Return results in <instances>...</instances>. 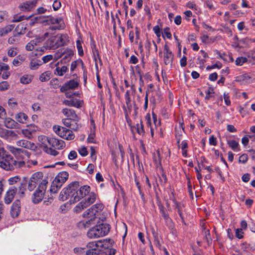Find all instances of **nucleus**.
I'll use <instances>...</instances> for the list:
<instances>
[{
	"label": "nucleus",
	"mask_w": 255,
	"mask_h": 255,
	"mask_svg": "<svg viewBox=\"0 0 255 255\" xmlns=\"http://www.w3.org/2000/svg\"><path fill=\"white\" fill-rule=\"evenodd\" d=\"M63 27L64 23L61 18L49 16V29L59 30L63 28Z\"/></svg>",
	"instance_id": "obj_12"
},
{
	"label": "nucleus",
	"mask_w": 255,
	"mask_h": 255,
	"mask_svg": "<svg viewBox=\"0 0 255 255\" xmlns=\"http://www.w3.org/2000/svg\"><path fill=\"white\" fill-rule=\"evenodd\" d=\"M110 240H103L88 243L86 246V255H105L101 248L108 249L110 247Z\"/></svg>",
	"instance_id": "obj_2"
},
{
	"label": "nucleus",
	"mask_w": 255,
	"mask_h": 255,
	"mask_svg": "<svg viewBox=\"0 0 255 255\" xmlns=\"http://www.w3.org/2000/svg\"><path fill=\"white\" fill-rule=\"evenodd\" d=\"M135 92V88L133 85H131L130 90H127L125 94V100L127 107L129 108L131 106L130 95Z\"/></svg>",
	"instance_id": "obj_28"
},
{
	"label": "nucleus",
	"mask_w": 255,
	"mask_h": 255,
	"mask_svg": "<svg viewBox=\"0 0 255 255\" xmlns=\"http://www.w3.org/2000/svg\"><path fill=\"white\" fill-rule=\"evenodd\" d=\"M153 160L156 165L160 164L161 157L159 150L156 151V154L155 153L153 154Z\"/></svg>",
	"instance_id": "obj_47"
},
{
	"label": "nucleus",
	"mask_w": 255,
	"mask_h": 255,
	"mask_svg": "<svg viewBox=\"0 0 255 255\" xmlns=\"http://www.w3.org/2000/svg\"><path fill=\"white\" fill-rule=\"evenodd\" d=\"M49 143L56 148L60 149L64 147V143L62 140H59L54 138L49 139Z\"/></svg>",
	"instance_id": "obj_30"
},
{
	"label": "nucleus",
	"mask_w": 255,
	"mask_h": 255,
	"mask_svg": "<svg viewBox=\"0 0 255 255\" xmlns=\"http://www.w3.org/2000/svg\"><path fill=\"white\" fill-rule=\"evenodd\" d=\"M79 183L77 181L72 182L66 187L63 188L60 192L58 199L60 201H65L69 199L71 204H74L79 201L77 191Z\"/></svg>",
	"instance_id": "obj_1"
},
{
	"label": "nucleus",
	"mask_w": 255,
	"mask_h": 255,
	"mask_svg": "<svg viewBox=\"0 0 255 255\" xmlns=\"http://www.w3.org/2000/svg\"><path fill=\"white\" fill-rule=\"evenodd\" d=\"M69 174L66 171L59 173L52 182L50 187V194L56 195L57 192L61 188L63 184L67 181Z\"/></svg>",
	"instance_id": "obj_5"
},
{
	"label": "nucleus",
	"mask_w": 255,
	"mask_h": 255,
	"mask_svg": "<svg viewBox=\"0 0 255 255\" xmlns=\"http://www.w3.org/2000/svg\"><path fill=\"white\" fill-rule=\"evenodd\" d=\"M145 120L146 121V124H147V126L149 127L150 128L151 134L152 136H153L154 129H153L152 126L151 125V119L150 116L149 114H147L146 116Z\"/></svg>",
	"instance_id": "obj_45"
},
{
	"label": "nucleus",
	"mask_w": 255,
	"mask_h": 255,
	"mask_svg": "<svg viewBox=\"0 0 255 255\" xmlns=\"http://www.w3.org/2000/svg\"><path fill=\"white\" fill-rule=\"evenodd\" d=\"M79 65H81L82 68L84 67V63L81 59L74 61L71 63L70 67L71 71H73Z\"/></svg>",
	"instance_id": "obj_38"
},
{
	"label": "nucleus",
	"mask_w": 255,
	"mask_h": 255,
	"mask_svg": "<svg viewBox=\"0 0 255 255\" xmlns=\"http://www.w3.org/2000/svg\"><path fill=\"white\" fill-rule=\"evenodd\" d=\"M18 188L17 193L20 196L23 197L24 195L25 191V188L23 186V185L21 184L18 187L16 186Z\"/></svg>",
	"instance_id": "obj_56"
},
{
	"label": "nucleus",
	"mask_w": 255,
	"mask_h": 255,
	"mask_svg": "<svg viewBox=\"0 0 255 255\" xmlns=\"http://www.w3.org/2000/svg\"><path fill=\"white\" fill-rule=\"evenodd\" d=\"M33 79V76L31 75H24L20 78V82L23 84H27L30 83L32 79Z\"/></svg>",
	"instance_id": "obj_39"
},
{
	"label": "nucleus",
	"mask_w": 255,
	"mask_h": 255,
	"mask_svg": "<svg viewBox=\"0 0 255 255\" xmlns=\"http://www.w3.org/2000/svg\"><path fill=\"white\" fill-rule=\"evenodd\" d=\"M2 72L1 78L4 80L7 79L10 75V73L9 72V70H3Z\"/></svg>",
	"instance_id": "obj_63"
},
{
	"label": "nucleus",
	"mask_w": 255,
	"mask_h": 255,
	"mask_svg": "<svg viewBox=\"0 0 255 255\" xmlns=\"http://www.w3.org/2000/svg\"><path fill=\"white\" fill-rule=\"evenodd\" d=\"M34 23H39L43 25H46L48 23V17L46 16H37L31 19L29 24L33 25Z\"/></svg>",
	"instance_id": "obj_23"
},
{
	"label": "nucleus",
	"mask_w": 255,
	"mask_h": 255,
	"mask_svg": "<svg viewBox=\"0 0 255 255\" xmlns=\"http://www.w3.org/2000/svg\"><path fill=\"white\" fill-rule=\"evenodd\" d=\"M20 180V178L18 176H16L9 178L8 181L10 185H13L19 182Z\"/></svg>",
	"instance_id": "obj_57"
},
{
	"label": "nucleus",
	"mask_w": 255,
	"mask_h": 255,
	"mask_svg": "<svg viewBox=\"0 0 255 255\" xmlns=\"http://www.w3.org/2000/svg\"><path fill=\"white\" fill-rule=\"evenodd\" d=\"M243 232L242 229H237L236 230V237L239 239H242L243 238Z\"/></svg>",
	"instance_id": "obj_64"
},
{
	"label": "nucleus",
	"mask_w": 255,
	"mask_h": 255,
	"mask_svg": "<svg viewBox=\"0 0 255 255\" xmlns=\"http://www.w3.org/2000/svg\"><path fill=\"white\" fill-rule=\"evenodd\" d=\"M14 28L13 24L6 25L0 29V37L3 36L10 32Z\"/></svg>",
	"instance_id": "obj_34"
},
{
	"label": "nucleus",
	"mask_w": 255,
	"mask_h": 255,
	"mask_svg": "<svg viewBox=\"0 0 255 255\" xmlns=\"http://www.w3.org/2000/svg\"><path fill=\"white\" fill-rule=\"evenodd\" d=\"M110 226L108 224L102 223L89 230L87 236L89 239H97L106 236L109 232Z\"/></svg>",
	"instance_id": "obj_4"
},
{
	"label": "nucleus",
	"mask_w": 255,
	"mask_h": 255,
	"mask_svg": "<svg viewBox=\"0 0 255 255\" xmlns=\"http://www.w3.org/2000/svg\"><path fill=\"white\" fill-rule=\"evenodd\" d=\"M78 151L79 154L82 156H85L87 155L88 153L87 148L84 146L79 147Z\"/></svg>",
	"instance_id": "obj_51"
},
{
	"label": "nucleus",
	"mask_w": 255,
	"mask_h": 255,
	"mask_svg": "<svg viewBox=\"0 0 255 255\" xmlns=\"http://www.w3.org/2000/svg\"><path fill=\"white\" fill-rule=\"evenodd\" d=\"M78 121V117H77V118H66L63 120V123L65 126L70 128L71 129L77 130L79 128L77 124Z\"/></svg>",
	"instance_id": "obj_15"
},
{
	"label": "nucleus",
	"mask_w": 255,
	"mask_h": 255,
	"mask_svg": "<svg viewBox=\"0 0 255 255\" xmlns=\"http://www.w3.org/2000/svg\"><path fill=\"white\" fill-rule=\"evenodd\" d=\"M36 2V0H28L19 5V8L21 11H29L35 8Z\"/></svg>",
	"instance_id": "obj_17"
},
{
	"label": "nucleus",
	"mask_w": 255,
	"mask_h": 255,
	"mask_svg": "<svg viewBox=\"0 0 255 255\" xmlns=\"http://www.w3.org/2000/svg\"><path fill=\"white\" fill-rule=\"evenodd\" d=\"M16 145L18 146L24 147L30 150H35L36 146L33 142L25 139H20L16 141Z\"/></svg>",
	"instance_id": "obj_20"
},
{
	"label": "nucleus",
	"mask_w": 255,
	"mask_h": 255,
	"mask_svg": "<svg viewBox=\"0 0 255 255\" xmlns=\"http://www.w3.org/2000/svg\"><path fill=\"white\" fill-rule=\"evenodd\" d=\"M175 208L177 210V212L179 216L181 219L182 222H184V220L183 219V214H182V210L183 207V205L178 203L177 202H175Z\"/></svg>",
	"instance_id": "obj_37"
},
{
	"label": "nucleus",
	"mask_w": 255,
	"mask_h": 255,
	"mask_svg": "<svg viewBox=\"0 0 255 255\" xmlns=\"http://www.w3.org/2000/svg\"><path fill=\"white\" fill-rule=\"evenodd\" d=\"M16 160L10 155H6L5 158L0 160V167L6 170H12L15 168Z\"/></svg>",
	"instance_id": "obj_10"
},
{
	"label": "nucleus",
	"mask_w": 255,
	"mask_h": 255,
	"mask_svg": "<svg viewBox=\"0 0 255 255\" xmlns=\"http://www.w3.org/2000/svg\"><path fill=\"white\" fill-rule=\"evenodd\" d=\"M247 62V58L245 57H239L235 61V64L237 66H242Z\"/></svg>",
	"instance_id": "obj_44"
},
{
	"label": "nucleus",
	"mask_w": 255,
	"mask_h": 255,
	"mask_svg": "<svg viewBox=\"0 0 255 255\" xmlns=\"http://www.w3.org/2000/svg\"><path fill=\"white\" fill-rule=\"evenodd\" d=\"M18 191V188L15 186H13L10 187L8 190L6 191L4 197V202L6 204H10L14 197L16 193Z\"/></svg>",
	"instance_id": "obj_14"
},
{
	"label": "nucleus",
	"mask_w": 255,
	"mask_h": 255,
	"mask_svg": "<svg viewBox=\"0 0 255 255\" xmlns=\"http://www.w3.org/2000/svg\"><path fill=\"white\" fill-rule=\"evenodd\" d=\"M14 119L17 123L25 124L28 120V117L23 112L16 113L14 116Z\"/></svg>",
	"instance_id": "obj_27"
},
{
	"label": "nucleus",
	"mask_w": 255,
	"mask_h": 255,
	"mask_svg": "<svg viewBox=\"0 0 255 255\" xmlns=\"http://www.w3.org/2000/svg\"><path fill=\"white\" fill-rule=\"evenodd\" d=\"M47 183L48 181L47 178L45 177L42 180V182L38 185L37 189L33 194V196L32 197V201L33 203L37 204L42 200L46 193Z\"/></svg>",
	"instance_id": "obj_7"
},
{
	"label": "nucleus",
	"mask_w": 255,
	"mask_h": 255,
	"mask_svg": "<svg viewBox=\"0 0 255 255\" xmlns=\"http://www.w3.org/2000/svg\"><path fill=\"white\" fill-rule=\"evenodd\" d=\"M73 55V52L71 50H67L62 55L63 58L69 60Z\"/></svg>",
	"instance_id": "obj_48"
},
{
	"label": "nucleus",
	"mask_w": 255,
	"mask_h": 255,
	"mask_svg": "<svg viewBox=\"0 0 255 255\" xmlns=\"http://www.w3.org/2000/svg\"><path fill=\"white\" fill-rule=\"evenodd\" d=\"M204 7L208 8L210 10L215 9V1L213 0H206L204 2Z\"/></svg>",
	"instance_id": "obj_43"
},
{
	"label": "nucleus",
	"mask_w": 255,
	"mask_h": 255,
	"mask_svg": "<svg viewBox=\"0 0 255 255\" xmlns=\"http://www.w3.org/2000/svg\"><path fill=\"white\" fill-rule=\"evenodd\" d=\"M26 56L24 55L19 54L17 55L13 60L12 64L14 66H18L25 61Z\"/></svg>",
	"instance_id": "obj_32"
},
{
	"label": "nucleus",
	"mask_w": 255,
	"mask_h": 255,
	"mask_svg": "<svg viewBox=\"0 0 255 255\" xmlns=\"http://www.w3.org/2000/svg\"><path fill=\"white\" fill-rule=\"evenodd\" d=\"M20 212V202L16 200L12 205L10 210V214L12 218L18 217Z\"/></svg>",
	"instance_id": "obj_21"
},
{
	"label": "nucleus",
	"mask_w": 255,
	"mask_h": 255,
	"mask_svg": "<svg viewBox=\"0 0 255 255\" xmlns=\"http://www.w3.org/2000/svg\"><path fill=\"white\" fill-rule=\"evenodd\" d=\"M57 135L68 140H72L75 137V135L71 130L62 127H61L60 131L57 133Z\"/></svg>",
	"instance_id": "obj_16"
},
{
	"label": "nucleus",
	"mask_w": 255,
	"mask_h": 255,
	"mask_svg": "<svg viewBox=\"0 0 255 255\" xmlns=\"http://www.w3.org/2000/svg\"><path fill=\"white\" fill-rule=\"evenodd\" d=\"M228 144L234 151H238L240 150L239 147V143L235 140H229L227 141Z\"/></svg>",
	"instance_id": "obj_36"
},
{
	"label": "nucleus",
	"mask_w": 255,
	"mask_h": 255,
	"mask_svg": "<svg viewBox=\"0 0 255 255\" xmlns=\"http://www.w3.org/2000/svg\"><path fill=\"white\" fill-rule=\"evenodd\" d=\"M38 141L40 146L45 152H48V147L47 144L48 143V137L45 135H40L38 136Z\"/></svg>",
	"instance_id": "obj_31"
},
{
	"label": "nucleus",
	"mask_w": 255,
	"mask_h": 255,
	"mask_svg": "<svg viewBox=\"0 0 255 255\" xmlns=\"http://www.w3.org/2000/svg\"><path fill=\"white\" fill-rule=\"evenodd\" d=\"M76 47L78 50V54L80 56H83L84 55V51L83 50L81 41L79 40L76 41Z\"/></svg>",
	"instance_id": "obj_46"
},
{
	"label": "nucleus",
	"mask_w": 255,
	"mask_h": 255,
	"mask_svg": "<svg viewBox=\"0 0 255 255\" xmlns=\"http://www.w3.org/2000/svg\"><path fill=\"white\" fill-rule=\"evenodd\" d=\"M30 17H31V16H29L28 17H26L24 15H20V16H18V15H14V16L13 17V19L12 20V21L13 22H19V21H21L24 19H28Z\"/></svg>",
	"instance_id": "obj_52"
},
{
	"label": "nucleus",
	"mask_w": 255,
	"mask_h": 255,
	"mask_svg": "<svg viewBox=\"0 0 255 255\" xmlns=\"http://www.w3.org/2000/svg\"><path fill=\"white\" fill-rule=\"evenodd\" d=\"M8 106L11 109H15L17 103L16 100L13 98L9 99L8 101Z\"/></svg>",
	"instance_id": "obj_55"
},
{
	"label": "nucleus",
	"mask_w": 255,
	"mask_h": 255,
	"mask_svg": "<svg viewBox=\"0 0 255 255\" xmlns=\"http://www.w3.org/2000/svg\"><path fill=\"white\" fill-rule=\"evenodd\" d=\"M15 168H20L26 165V160H16Z\"/></svg>",
	"instance_id": "obj_59"
},
{
	"label": "nucleus",
	"mask_w": 255,
	"mask_h": 255,
	"mask_svg": "<svg viewBox=\"0 0 255 255\" xmlns=\"http://www.w3.org/2000/svg\"><path fill=\"white\" fill-rule=\"evenodd\" d=\"M4 120V125L8 128H18V124L10 118L5 117Z\"/></svg>",
	"instance_id": "obj_29"
},
{
	"label": "nucleus",
	"mask_w": 255,
	"mask_h": 255,
	"mask_svg": "<svg viewBox=\"0 0 255 255\" xmlns=\"http://www.w3.org/2000/svg\"><path fill=\"white\" fill-rule=\"evenodd\" d=\"M40 64L35 60H32L30 64V68L32 70H35L37 69Z\"/></svg>",
	"instance_id": "obj_60"
},
{
	"label": "nucleus",
	"mask_w": 255,
	"mask_h": 255,
	"mask_svg": "<svg viewBox=\"0 0 255 255\" xmlns=\"http://www.w3.org/2000/svg\"><path fill=\"white\" fill-rule=\"evenodd\" d=\"M9 85L7 81H2L0 83V91H3L7 90Z\"/></svg>",
	"instance_id": "obj_53"
},
{
	"label": "nucleus",
	"mask_w": 255,
	"mask_h": 255,
	"mask_svg": "<svg viewBox=\"0 0 255 255\" xmlns=\"http://www.w3.org/2000/svg\"><path fill=\"white\" fill-rule=\"evenodd\" d=\"M69 41V36L67 34H58L49 39V47L55 49L67 45Z\"/></svg>",
	"instance_id": "obj_6"
},
{
	"label": "nucleus",
	"mask_w": 255,
	"mask_h": 255,
	"mask_svg": "<svg viewBox=\"0 0 255 255\" xmlns=\"http://www.w3.org/2000/svg\"><path fill=\"white\" fill-rule=\"evenodd\" d=\"M158 207H159L160 213L161 214L163 218L165 220H167L169 219L168 214L167 213L164 207L161 204H159Z\"/></svg>",
	"instance_id": "obj_40"
},
{
	"label": "nucleus",
	"mask_w": 255,
	"mask_h": 255,
	"mask_svg": "<svg viewBox=\"0 0 255 255\" xmlns=\"http://www.w3.org/2000/svg\"><path fill=\"white\" fill-rule=\"evenodd\" d=\"M87 141L88 143H95L96 140L95 139V134L94 132H91L87 138Z\"/></svg>",
	"instance_id": "obj_58"
},
{
	"label": "nucleus",
	"mask_w": 255,
	"mask_h": 255,
	"mask_svg": "<svg viewBox=\"0 0 255 255\" xmlns=\"http://www.w3.org/2000/svg\"><path fill=\"white\" fill-rule=\"evenodd\" d=\"M37 130V127L34 125H30L27 126L26 128L21 130V133L24 136L28 139H31L32 134Z\"/></svg>",
	"instance_id": "obj_18"
},
{
	"label": "nucleus",
	"mask_w": 255,
	"mask_h": 255,
	"mask_svg": "<svg viewBox=\"0 0 255 255\" xmlns=\"http://www.w3.org/2000/svg\"><path fill=\"white\" fill-rule=\"evenodd\" d=\"M248 160V157L247 154H244L240 156L239 161V162H241L242 163H245L247 162Z\"/></svg>",
	"instance_id": "obj_62"
},
{
	"label": "nucleus",
	"mask_w": 255,
	"mask_h": 255,
	"mask_svg": "<svg viewBox=\"0 0 255 255\" xmlns=\"http://www.w3.org/2000/svg\"><path fill=\"white\" fill-rule=\"evenodd\" d=\"M15 30L17 34H23L26 32V25L24 23H20L16 26Z\"/></svg>",
	"instance_id": "obj_35"
},
{
	"label": "nucleus",
	"mask_w": 255,
	"mask_h": 255,
	"mask_svg": "<svg viewBox=\"0 0 255 255\" xmlns=\"http://www.w3.org/2000/svg\"><path fill=\"white\" fill-rule=\"evenodd\" d=\"M48 49V45H44L42 47H39L37 50V53L35 54L37 56H40L43 54V53L45 52Z\"/></svg>",
	"instance_id": "obj_50"
},
{
	"label": "nucleus",
	"mask_w": 255,
	"mask_h": 255,
	"mask_svg": "<svg viewBox=\"0 0 255 255\" xmlns=\"http://www.w3.org/2000/svg\"><path fill=\"white\" fill-rule=\"evenodd\" d=\"M73 252L74 253L78 254V255H81L83 253H86V247L82 248V247H76L74 249Z\"/></svg>",
	"instance_id": "obj_54"
},
{
	"label": "nucleus",
	"mask_w": 255,
	"mask_h": 255,
	"mask_svg": "<svg viewBox=\"0 0 255 255\" xmlns=\"http://www.w3.org/2000/svg\"><path fill=\"white\" fill-rule=\"evenodd\" d=\"M36 45V41L32 40L28 42L26 45V49L28 51H31L34 48V46Z\"/></svg>",
	"instance_id": "obj_49"
},
{
	"label": "nucleus",
	"mask_w": 255,
	"mask_h": 255,
	"mask_svg": "<svg viewBox=\"0 0 255 255\" xmlns=\"http://www.w3.org/2000/svg\"><path fill=\"white\" fill-rule=\"evenodd\" d=\"M136 129V132L139 135H143L144 133V130L143 129V125L142 124V122H140V123H137L136 124L135 126L133 127Z\"/></svg>",
	"instance_id": "obj_42"
},
{
	"label": "nucleus",
	"mask_w": 255,
	"mask_h": 255,
	"mask_svg": "<svg viewBox=\"0 0 255 255\" xmlns=\"http://www.w3.org/2000/svg\"><path fill=\"white\" fill-rule=\"evenodd\" d=\"M104 207L102 203H97L92 206L83 213V217L87 219L80 222L79 226H83L84 228L88 227L96 218L98 213L103 210Z\"/></svg>",
	"instance_id": "obj_3"
},
{
	"label": "nucleus",
	"mask_w": 255,
	"mask_h": 255,
	"mask_svg": "<svg viewBox=\"0 0 255 255\" xmlns=\"http://www.w3.org/2000/svg\"><path fill=\"white\" fill-rule=\"evenodd\" d=\"M18 49L16 47H11L7 50V55L10 57H13L16 56L18 53Z\"/></svg>",
	"instance_id": "obj_41"
},
{
	"label": "nucleus",
	"mask_w": 255,
	"mask_h": 255,
	"mask_svg": "<svg viewBox=\"0 0 255 255\" xmlns=\"http://www.w3.org/2000/svg\"><path fill=\"white\" fill-rule=\"evenodd\" d=\"M43 174L41 172H37L33 173L30 178L28 182V189L29 191H33L36 186L42 182Z\"/></svg>",
	"instance_id": "obj_9"
},
{
	"label": "nucleus",
	"mask_w": 255,
	"mask_h": 255,
	"mask_svg": "<svg viewBox=\"0 0 255 255\" xmlns=\"http://www.w3.org/2000/svg\"><path fill=\"white\" fill-rule=\"evenodd\" d=\"M58 65L59 62H57L54 64L51 63L49 66L51 68H54L55 66L56 68L54 70V73L59 76H62L67 71V68L65 66H63L60 68L58 66Z\"/></svg>",
	"instance_id": "obj_26"
},
{
	"label": "nucleus",
	"mask_w": 255,
	"mask_h": 255,
	"mask_svg": "<svg viewBox=\"0 0 255 255\" xmlns=\"http://www.w3.org/2000/svg\"><path fill=\"white\" fill-rule=\"evenodd\" d=\"M62 113L67 118H77L78 117L75 111L72 109H64L62 110Z\"/></svg>",
	"instance_id": "obj_33"
},
{
	"label": "nucleus",
	"mask_w": 255,
	"mask_h": 255,
	"mask_svg": "<svg viewBox=\"0 0 255 255\" xmlns=\"http://www.w3.org/2000/svg\"><path fill=\"white\" fill-rule=\"evenodd\" d=\"M164 62L165 64H172L173 59V54L169 50L168 46L166 44L164 45Z\"/></svg>",
	"instance_id": "obj_19"
},
{
	"label": "nucleus",
	"mask_w": 255,
	"mask_h": 255,
	"mask_svg": "<svg viewBox=\"0 0 255 255\" xmlns=\"http://www.w3.org/2000/svg\"><path fill=\"white\" fill-rule=\"evenodd\" d=\"M1 137L8 141H11L18 138V135L14 131L5 129Z\"/></svg>",
	"instance_id": "obj_25"
},
{
	"label": "nucleus",
	"mask_w": 255,
	"mask_h": 255,
	"mask_svg": "<svg viewBox=\"0 0 255 255\" xmlns=\"http://www.w3.org/2000/svg\"><path fill=\"white\" fill-rule=\"evenodd\" d=\"M8 13L6 11H0V22L8 17Z\"/></svg>",
	"instance_id": "obj_61"
},
{
	"label": "nucleus",
	"mask_w": 255,
	"mask_h": 255,
	"mask_svg": "<svg viewBox=\"0 0 255 255\" xmlns=\"http://www.w3.org/2000/svg\"><path fill=\"white\" fill-rule=\"evenodd\" d=\"M62 103L64 105L67 106L74 107L77 108H80L82 106L83 102V101L76 99H73L70 100H64L62 101Z\"/></svg>",
	"instance_id": "obj_22"
},
{
	"label": "nucleus",
	"mask_w": 255,
	"mask_h": 255,
	"mask_svg": "<svg viewBox=\"0 0 255 255\" xmlns=\"http://www.w3.org/2000/svg\"><path fill=\"white\" fill-rule=\"evenodd\" d=\"M6 148L18 159L20 158H23V157H22L23 154L25 155L27 158H29L30 156L29 153L22 148L15 147L11 145H7Z\"/></svg>",
	"instance_id": "obj_13"
},
{
	"label": "nucleus",
	"mask_w": 255,
	"mask_h": 255,
	"mask_svg": "<svg viewBox=\"0 0 255 255\" xmlns=\"http://www.w3.org/2000/svg\"><path fill=\"white\" fill-rule=\"evenodd\" d=\"M87 196L88 197L86 198L83 200L75 207L74 212L79 213L95 202L97 197L95 193L90 192Z\"/></svg>",
	"instance_id": "obj_8"
},
{
	"label": "nucleus",
	"mask_w": 255,
	"mask_h": 255,
	"mask_svg": "<svg viewBox=\"0 0 255 255\" xmlns=\"http://www.w3.org/2000/svg\"><path fill=\"white\" fill-rule=\"evenodd\" d=\"M91 188L88 185H84L80 187V186L78 187V190L77 191L78 193V198H79V201L84 197L86 196L87 195L90 193Z\"/></svg>",
	"instance_id": "obj_24"
},
{
	"label": "nucleus",
	"mask_w": 255,
	"mask_h": 255,
	"mask_svg": "<svg viewBox=\"0 0 255 255\" xmlns=\"http://www.w3.org/2000/svg\"><path fill=\"white\" fill-rule=\"evenodd\" d=\"M80 84V80L78 79L70 80L65 82L60 88L61 92L74 90L78 88Z\"/></svg>",
	"instance_id": "obj_11"
}]
</instances>
